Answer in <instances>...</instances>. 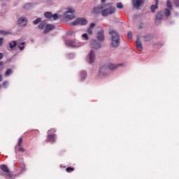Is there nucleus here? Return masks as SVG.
Segmentation results:
<instances>
[{"mask_svg": "<svg viewBox=\"0 0 179 179\" xmlns=\"http://www.w3.org/2000/svg\"><path fill=\"white\" fill-rule=\"evenodd\" d=\"M87 31L88 34H90V36H92V34H93V29H92V28H88L87 29Z\"/></svg>", "mask_w": 179, "mask_h": 179, "instance_id": "7c9ffc66", "label": "nucleus"}, {"mask_svg": "<svg viewBox=\"0 0 179 179\" xmlns=\"http://www.w3.org/2000/svg\"><path fill=\"white\" fill-rule=\"evenodd\" d=\"M30 8H31V4L30 3H28L24 6V9H25L26 10L30 9Z\"/></svg>", "mask_w": 179, "mask_h": 179, "instance_id": "bb28decb", "label": "nucleus"}, {"mask_svg": "<svg viewBox=\"0 0 179 179\" xmlns=\"http://www.w3.org/2000/svg\"><path fill=\"white\" fill-rule=\"evenodd\" d=\"M18 48H20V51H23L24 50V45H18Z\"/></svg>", "mask_w": 179, "mask_h": 179, "instance_id": "72a5a7b5", "label": "nucleus"}, {"mask_svg": "<svg viewBox=\"0 0 179 179\" xmlns=\"http://www.w3.org/2000/svg\"><path fill=\"white\" fill-rule=\"evenodd\" d=\"M66 170L67 173H70V171H73L74 169L72 167H69Z\"/></svg>", "mask_w": 179, "mask_h": 179, "instance_id": "f704fd0d", "label": "nucleus"}, {"mask_svg": "<svg viewBox=\"0 0 179 179\" xmlns=\"http://www.w3.org/2000/svg\"><path fill=\"white\" fill-rule=\"evenodd\" d=\"M104 8V4H101V6H98L93 8L92 13H95L96 15L99 13H101L103 15V10Z\"/></svg>", "mask_w": 179, "mask_h": 179, "instance_id": "ddd939ff", "label": "nucleus"}, {"mask_svg": "<svg viewBox=\"0 0 179 179\" xmlns=\"http://www.w3.org/2000/svg\"><path fill=\"white\" fill-rule=\"evenodd\" d=\"M145 2V0H132V5L134 9H139V7L142 3Z\"/></svg>", "mask_w": 179, "mask_h": 179, "instance_id": "4468645a", "label": "nucleus"}, {"mask_svg": "<svg viewBox=\"0 0 179 179\" xmlns=\"http://www.w3.org/2000/svg\"><path fill=\"white\" fill-rule=\"evenodd\" d=\"M0 169L3 171L4 176L6 179H13V176L10 174V171H9V169H8V166L3 164L0 166Z\"/></svg>", "mask_w": 179, "mask_h": 179, "instance_id": "423d86ee", "label": "nucleus"}, {"mask_svg": "<svg viewBox=\"0 0 179 179\" xmlns=\"http://www.w3.org/2000/svg\"><path fill=\"white\" fill-rule=\"evenodd\" d=\"M155 3H156L157 5H159V0H155Z\"/></svg>", "mask_w": 179, "mask_h": 179, "instance_id": "79ce46f5", "label": "nucleus"}, {"mask_svg": "<svg viewBox=\"0 0 179 179\" xmlns=\"http://www.w3.org/2000/svg\"><path fill=\"white\" fill-rule=\"evenodd\" d=\"M19 27H25L27 25V18L26 17H20L17 20Z\"/></svg>", "mask_w": 179, "mask_h": 179, "instance_id": "9b49d317", "label": "nucleus"}, {"mask_svg": "<svg viewBox=\"0 0 179 179\" xmlns=\"http://www.w3.org/2000/svg\"><path fill=\"white\" fill-rule=\"evenodd\" d=\"M0 82H2V75L0 74Z\"/></svg>", "mask_w": 179, "mask_h": 179, "instance_id": "37998d69", "label": "nucleus"}, {"mask_svg": "<svg viewBox=\"0 0 179 179\" xmlns=\"http://www.w3.org/2000/svg\"><path fill=\"white\" fill-rule=\"evenodd\" d=\"M87 74H86V71H82L80 72V80H85V78H87Z\"/></svg>", "mask_w": 179, "mask_h": 179, "instance_id": "a211bd4d", "label": "nucleus"}, {"mask_svg": "<svg viewBox=\"0 0 179 179\" xmlns=\"http://www.w3.org/2000/svg\"><path fill=\"white\" fill-rule=\"evenodd\" d=\"M41 22V18H37L36 20L33 21L34 24H38Z\"/></svg>", "mask_w": 179, "mask_h": 179, "instance_id": "a878e982", "label": "nucleus"}, {"mask_svg": "<svg viewBox=\"0 0 179 179\" xmlns=\"http://www.w3.org/2000/svg\"><path fill=\"white\" fill-rule=\"evenodd\" d=\"M47 27V22H45V21H43L39 25H38V28L39 29H45V27Z\"/></svg>", "mask_w": 179, "mask_h": 179, "instance_id": "aec40b11", "label": "nucleus"}, {"mask_svg": "<svg viewBox=\"0 0 179 179\" xmlns=\"http://www.w3.org/2000/svg\"><path fill=\"white\" fill-rule=\"evenodd\" d=\"M82 38H83V40H86L87 41V40H89V36H87V34H83L82 35Z\"/></svg>", "mask_w": 179, "mask_h": 179, "instance_id": "cd10ccee", "label": "nucleus"}, {"mask_svg": "<svg viewBox=\"0 0 179 179\" xmlns=\"http://www.w3.org/2000/svg\"><path fill=\"white\" fill-rule=\"evenodd\" d=\"M20 152H24V148H19Z\"/></svg>", "mask_w": 179, "mask_h": 179, "instance_id": "58836bf2", "label": "nucleus"}, {"mask_svg": "<svg viewBox=\"0 0 179 179\" xmlns=\"http://www.w3.org/2000/svg\"><path fill=\"white\" fill-rule=\"evenodd\" d=\"M51 131L52 132H55V130L54 129H51V130H49L48 131V139L47 141L48 142H55V135H51L50 134L51 133Z\"/></svg>", "mask_w": 179, "mask_h": 179, "instance_id": "2eb2a0df", "label": "nucleus"}, {"mask_svg": "<svg viewBox=\"0 0 179 179\" xmlns=\"http://www.w3.org/2000/svg\"><path fill=\"white\" fill-rule=\"evenodd\" d=\"M127 38H129V40L132 39V33L131 31H129L127 34Z\"/></svg>", "mask_w": 179, "mask_h": 179, "instance_id": "473e14b6", "label": "nucleus"}, {"mask_svg": "<svg viewBox=\"0 0 179 179\" xmlns=\"http://www.w3.org/2000/svg\"><path fill=\"white\" fill-rule=\"evenodd\" d=\"M157 5L156 3H155V5H152L151 6V12H155V10H156V9H157Z\"/></svg>", "mask_w": 179, "mask_h": 179, "instance_id": "b1692460", "label": "nucleus"}, {"mask_svg": "<svg viewBox=\"0 0 179 179\" xmlns=\"http://www.w3.org/2000/svg\"><path fill=\"white\" fill-rule=\"evenodd\" d=\"M117 8L115 7L110 5V4H103V10L102 11V16L103 17H107V16H110V15H113L115 13V10Z\"/></svg>", "mask_w": 179, "mask_h": 179, "instance_id": "7ed1b4c3", "label": "nucleus"}, {"mask_svg": "<svg viewBox=\"0 0 179 179\" xmlns=\"http://www.w3.org/2000/svg\"><path fill=\"white\" fill-rule=\"evenodd\" d=\"M44 16L48 19H51L52 17V13L51 12H46L44 13Z\"/></svg>", "mask_w": 179, "mask_h": 179, "instance_id": "4be33fe9", "label": "nucleus"}, {"mask_svg": "<svg viewBox=\"0 0 179 179\" xmlns=\"http://www.w3.org/2000/svg\"><path fill=\"white\" fill-rule=\"evenodd\" d=\"M17 45V43H16L15 41H10L9 43V47L11 50H13V48H15V47H16Z\"/></svg>", "mask_w": 179, "mask_h": 179, "instance_id": "6ab92c4d", "label": "nucleus"}, {"mask_svg": "<svg viewBox=\"0 0 179 179\" xmlns=\"http://www.w3.org/2000/svg\"><path fill=\"white\" fill-rule=\"evenodd\" d=\"M1 65H3V62H0V66H1Z\"/></svg>", "mask_w": 179, "mask_h": 179, "instance_id": "c03bdc74", "label": "nucleus"}, {"mask_svg": "<svg viewBox=\"0 0 179 179\" xmlns=\"http://www.w3.org/2000/svg\"><path fill=\"white\" fill-rule=\"evenodd\" d=\"M163 19V13L159 12L157 14L156 20H162Z\"/></svg>", "mask_w": 179, "mask_h": 179, "instance_id": "412c9836", "label": "nucleus"}, {"mask_svg": "<svg viewBox=\"0 0 179 179\" xmlns=\"http://www.w3.org/2000/svg\"><path fill=\"white\" fill-rule=\"evenodd\" d=\"M3 58V53H0V59H2Z\"/></svg>", "mask_w": 179, "mask_h": 179, "instance_id": "ea45409f", "label": "nucleus"}, {"mask_svg": "<svg viewBox=\"0 0 179 179\" xmlns=\"http://www.w3.org/2000/svg\"><path fill=\"white\" fill-rule=\"evenodd\" d=\"M118 66H122V64H109L108 65V67L107 66H102L100 68L99 73L100 78H106V76H108V69H111V70L117 69Z\"/></svg>", "mask_w": 179, "mask_h": 179, "instance_id": "f03ea898", "label": "nucleus"}, {"mask_svg": "<svg viewBox=\"0 0 179 179\" xmlns=\"http://www.w3.org/2000/svg\"><path fill=\"white\" fill-rule=\"evenodd\" d=\"M66 45H69V47H73L74 48H77L78 47H82L83 43H79L76 40H68L66 41Z\"/></svg>", "mask_w": 179, "mask_h": 179, "instance_id": "0eeeda50", "label": "nucleus"}, {"mask_svg": "<svg viewBox=\"0 0 179 179\" xmlns=\"http://www.w3.org/2000/svg\"><path fill=\"white\" fill-rule=\"evenodd\" d=\"M136 48H137L138 51H142L143 50V46L142 45V43L141 40L138 38L136 42Z\"/></svg>", "mask_w": 179, "mask_h": 179, "instance_id": "f3484780", "label": "nucleus"}, {"mask_svg": "<svg viewBox=\"0 0 179 179\" xmlns=\"http://www.w3.org/2000/svg\"><path fill=\"white\" fill-rule=\"evenodd\" d=\"M17 43V45H24L25 43L24 42H22V41L20 40H17L16 41Z\"/></svg>", "mask_w": 179, "mask_h": 179, "instance_id": "c756f323", "label": "nucleus"}, {"mask_svg": "<svg viewBox=\"0 0 179 179\" xmlns=\"http://www.w3.org/2000/svg\"><path fill=\"white\" fill-rule=\"evenodd\" d=\"M96 40H98V41H101V42L104 41V40H105L104 29H101L97 31Z\"/></svg>", "mask_w": 179, "mask_h": 179, "instance_id": "f8f14e48", "label": "nucleus"}, {"mask_svg": "<svg viewBox=\"0 0 179 179\" xmlns=\"http://www.w3.org/2000/svg\"><path fill=\"white\" fill-rule=\"evenodd\" d=\"M6 85H8V81H5V82L3 83V86H5Z\"/></svg>", "mask_w": 179, "mask_h": 179, "instance_id": "a19ab883", "label": "nucleus"}, {"mask_svg": "<svg viewBox=\"0 0 179 179\" xmlns=\"http://www.w3.org/2000/svg\"><path fill=\"white\" fill-rule=\"evenodd\" d=\"M0 34H2V36H8V34H10V32L7 31H0Z\"/></svg>", "mask_w": 179, "mask_h": 179, "instance_id": "393cba45", "label": "nucleus"}, {"mask_svg": "<svg viewBox=\"0 0 179 179\" xmlns=\"http://www.w3.org/2000/svg\"><path fill=\"white\" fill-rule=\"evenodd\" d=\"M0 89H1V85H0Z\"/></svg>", "mask_w": 179, "mask_h": 179, "instance_id": "de8ad7c7", "label": "nucleus"}, {"mask_svg": "<svg viewBox=\"0 0 179 179\" xmlns=\"http://www.w3.org/2000/svg\"><path fill=\"white\" fill-rule=\"evenodd\" d=\"M78 24H80L81 26H85L87 24V20L86 18H77L73 22L70 23V26L72 27L73 26H78Z\"/></svg>", "mask_w": 179, "mask_h": 179, "instance_id": "39448f33", "label": "nucleus"}, {"mask_svg": "<svg viewBox=\"0 0 179 179\" xmlns=\"http://www.w3.org/2000/svg\"><path fill=\"white\" fill-rule=\"evenodd\" d=\"M96 61V52L91 50L88 54V62L89 64H93Z\"/></svg>", "mask_w": 179, "mask_h": 179, "instance_id": "9d476101", "label": "nucleus"}, {"mask_svg": "<svg viewBox=\"0 0 179 179\" xmlns=\"http://www.w3.org/2000/svg\"><path fill=\"white\" fill-rule=\"evenodd\" d=\"M94 26H96V24H94V23H91L90 25V27H89V28H90V29H93V27H94Z\"/></svg>", "mask_w": 179, "mask_h": 179, "instance_id": "e433bc0d", "label": "nucleus"}, {"mask_svg": "<svg viewBox=\"0 0 179 179\" xmlns=\"http://www.w3.org/2000/svg\"><path fill=\"white\" fill-rule=\"evenodd\" d=\"M90 47L94 50H99V48H101V44L96 39H92L90 43Z\"/></svg>", "mask_w": 179, "mask_h": 179, "instance_id": "1a4fd4ad", "label": "nucleus"}, {"mask_svg": "<svg viewBox=\"0 0 179 179\" xmlns=\"http://www.w3.org/2000/svg\"><path fill=\"white\" fill-rule=\"evenodd\" d=\"M116 8H117V9H122V8H124V5H122V3L121 2L117 3Z\"/></svg>", "mask_w": 179, "mask_h": 179, "instance_id": "5701e85b", "label": "nucleus"}, {"mask_svg": "<svg viewBox=\"0 0 179 179\" xmlns=\"http://www.w3.org/2000/svg\"><path fill=\"white\" fill-rule=\"evenodd\" d=\"M22 141H23V139L22 138H20L19 142H18V146H21L22 145Z\"/></svg>", "mask_w": 179, "mask_h": 179, "instance_id": "c9c22d12", "label": "nucleus"}, {"mask_svg": "<svg viewBox=\"0 0 179 179\" xmlns=\"http://www.w3.org/2000/svg\"><path fill=\"white\" fill-rule=\"evenodd\" d=\"M10 73H12V69H8L6 71L5 75H6V76H9V75H10Z\"/></svg>", "mask_w": 179, "mask_h": 179, "instance_id": "c85d7f7f", "label": "nucleus"}, {"mask_svg": "<svg viewBox=\"0 0 179 179\" xmlns=\"http://www.w3.org/2000/svg\"><path fill=\"white\" fill-rule=\"evenodd\" d=\"M146 41H149V40H146Z\"/></svg>", "mask_w": 179, "mask_h": 179, "instance_id": "49530a36", "label": "nucleus"}, {"mask_svg": "<svg viewBox=\"0 0 179 179\" xmlns=\"http://www.w3.org/2000/svg\"><path fill=\"white\" fill-rule=\"evenodd\" d=\"M54 29H55V26L54 24H47L43 33L44 34H47L48 31H51V30H54Z\"/></svg>", "mask_w": 179, "mask_h": 179, "instance_id": "dca6fc26", "label": "nucleus"}, {"mask_svg": "<svg viewBox=\"0 0 179 179\" xmlns=\"http://www.w3.org/2000/svg\"><path fill=\"white\" fill-rule=\"evenodd\" d=\"M166 6L168 8L164 10V14L165 15V16L169 17V16H170V15H171V13L170 12V10H171L173 9V5L171 4V1L170 0H167Z\"/></svg>", "mask_w": 179, "mask_h": 179, "instance_id": "6e6552de", "label": "nucleus"}, {"mask_svg": "<svg viewBox=\"0 0 179 179\" xmlns=\"http://www.w3.org/2000/svg\"><path fill=\"white\" fill-rule=\"evenodd\" d=\"M75 9L73 8L69 7L66 9V11L64 13V19H67L68 20H73L75 19Z\"/></svg>", "mask_w": 179, "mask_h": 179, "instance_id": "20e7f679", "label": "nucleus"}, {"mask_svg": "<svg viewBox=\"0 0 179 179\" xmlns=\"http://www.w3.org/2000/svg\"><path fill=\"white\" fill-rule=\"evenodd\" d=\"M52 20H57L58 14H54L53 15H52Z\"/></svg>", "mask_w": 179, "mask_h": 179, "instance_id": "2f4dec72", "label": "nucleus"}, {"mask_svg": "<svg viewBox=\"0 0 179 179\" xmlns=\"http://www.w3.org/2000/svg\"><path fill=\"white\" fill-rule=\"evenodd\" d=\"M106 0H101V2H102L103 3H104L106 2Z\"/></svg>", "mask_w": 179, "mask_h": 179, "instance_id": "a18cd8bd", "label": "nucleus"}, {"mask_svg": "<svg viewBox=\"0 0 179 179\" xmlns=\"http://www.w3.org/2000/svg\"><path fill=\"white\" fill-rule=\"evenodd\" d=\"M3 44V38H0V47Z\"/></svg>", "mask_w": 179, "mask_h": 179, "instance_id": "4c0bfd02", "label": "nucleus"}, {"mask_svg": "<svg viewBox=\"0 0 179 179\" xmlns=\"http://www.w3.org/2000/svg\"><path fill=\"white\" fill-rule=\"evenodd\" d=\"M108 34L110 36V46H112L113 48L120 47L121 41L118 32H117L115 30H110L109 31Z\"/></svg>", "mask_w": 179, "mask_h": 179, "instance_id": "f257e3e1", "label": "nucleus"}]
</instances>
